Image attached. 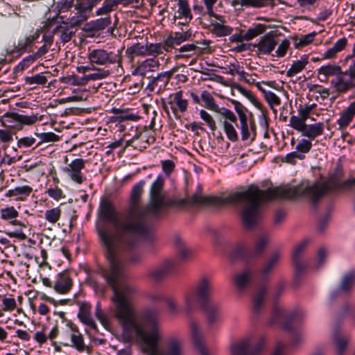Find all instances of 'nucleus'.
<instances>
[{
    "label": "nucleus",
    "instance_id": "obj_1",
    "mask_svg": "<svg viewBox=\"0 0 355 355\" xmlns=\"http://www.w3.org/2000/svg\"><path fill=\"white\" fill-rule=\"evenodd\" d=\"M98 215L102 220L111 223L116 230L113 233L105 224H98L96 226L107 261V266L101 269V273L113 291L112 302L133 297L137 290L125 281V266L120 254L123 251L131 250L136 245L135 235L147 236L149 227L138 224L128 211L119 213L107 198L101 199Z\"/></svg>",
    "mask_w": 355,
    "mask_h": 355
},
{
    "label": "nucleus",
    "instance_id": "obj_2",
    "mask_svg": "<svg viewBox=\"0 0 355 355\" xmlns=\"http://www.w3.org/2000/svg\"><path fill=\"white\" fill-rule=\"evenodd\" d=\"M355 188V178L340 182L335 179L327 182H302L295 187L287 185L260 190L251 185L242 191V221L246 227L254 226L261 218V204L278 198L302 196L313 205L329 192L334 190H349Z\"/></svg>",
    "mask_w": 355,
    "mask_h": 355
},
{
    "label": "nucleus",
    "instance_id": "obj_3",
    "mask_svg": "<svg viewBox=\"0 0 355 355\" xmlns=\"http://www.w3.org/2000/svg\"><path fill=\"white\" fill-rule=\"evenodd\" d=\"M132 299L126 297L113 302L114 315L122 326L125 336L128 339L137 338L148 355H167L166 347H159L162 333L157 315L147 312L137 315Z\"/></svg>",
    "mask_w": 355,
    "mask_h": 355
},
{
    "label": "nucleus",
    "instance_id": "obj_4",
    "mask_svg": "<svg viewBox=\"0 0 355 355\" xmlns=\"http://www.w3.org/2000/svg\"><path fill=\"white\" fill-rule=\"evenodd\" d=\"M146 182L140 180L132 189L130 205L128 212L131 218L140 225H145L143 218L147 215L158 216L168 205L164 190V179L159 175L152 183L149 191V204L146 207L141 205V196Z\"/></svg>",
    "mask_w": 355,
    "mask_h": 355
},
{
    "label": "nucleus",
    "instance_id": "obj_5",
    "mask_svg": "<svg viewBox=\"0 0 355 355\" xmlns=\"http://www.w3.org/2000/svg\"><path fill=\"white\" fill-rule=\"evenodd\" d=\"M305 317L304 312L298 308L288 309L277 304L273 307L268 323L270 326H280L283 329L292 332L291 345L293 347L301 345L304 340L302 330H295L292 322H299Z\"/></svg>",
    "mask_w": 355,
    "mask_h": 355
},
{
    "label": "nucleus",
    "instance_id": "obj_6",
    "mask_svg": "<svg viewBox=\"0 0 355 355\" xmlns=\"http://www.w3.org/2000/svg\"><path fill=\"white\" fill-rule=\"evenodd\" d=\"M214 291L212 279L208 276H201L195 286L184 294L183 312L189 315L198 304L202 305L211 302L210 297Z\"/></svg>",
    "mask_w": 355,
    "mask_h": 355
},
{
    "label": "nucleus",
    "instance_id": "obj_7",
    "mask_svg": "<svg viewBox=\"0 0 355 355\" xmlns=\"http://www.w3.org/2000/svg\"><path fill=\"white\" fill-rule=\"evenodd\" d=\"M57 314L62 319V322L66 323L67 327L61 334V343L65 346L73 347L78 352H83L87 346L77 327L71 322L65 320V313L64 312H59Z\"/></svg>",
    "mask_w": 355,
    "mask_h": 355
},
{
    "label": "nucleus",
    "instance_id": "obj_8",
    "mask_svg": "<svg viewBox=\"0 0 355 355\" xmlns=\"http://www.w3.org/2000/svg\"><path fill=\"white\" fill-rule=\"evenodd\" d=\"M38 120L36 115H24L16 112H6L1 118L3 126L9 129L21 130L24 125H31Z\"/></svg>",
    "mask_w": 355,
    "mask_h": 355
},
{
    "label": "nucleus",
    "instance_id": "obj_9",
    "mask_svg": "<svg viewBox=\"0 0 355 355\" xmlns=\"http://www.w3.org/2000/svg\"><path fill=\"white\" fill-rule=\"evenodd\" d=\"M265 343V338L260 337L257 344L252 345L251 338H245L232 345L231 355H258Z\"/></svg>",
    "mask_w": 355,
    "mask_h": 355
},
{
    "label": "nucleus",
    "instance_id": "obj_10",
    "mask_svg": "<svg viewBox=\"0 0 355 355\" xmlns=\"http://www.w3.org/2000/svg\"><path fill=\"white\" fill-rule=\"evenodd\" d=\"M87 58L92 66L94 64L105 66L115 64L119 60V55L112 51H107L102 49H96L91 51Z\"/></svg>",
    "mask_w": 355,
    "mask_h": 355
},
{
    "label": "nucleus",
    "instance_id": "obj_11",
    "mask_svg": "<svg viewBox=\"0 0 355 355\" xmlns=\"http://www.w3.org/2000/svg\"><path fill=\"white\" fill-rule=\"evenodd\" d=\"M86 161L82 158L72 160L62 171L67 174L70 179L77 184H82L86 180L82 170L85 166Z\"/></svg>",
    "mask_w": 355,
    "mask_h": 355
},
{
    "label": "nucleus",
    "instance_id": "obj_12",
    "mask_svg": "<svg viewBox=\"0 0 355 355\" xmlns=\"http://www.w3.org/2000/svg\"><path fill=\"white\" fill-rule=\"evenodd\" d=\"M201 98L205 103L206 108L211 110L216 113L220 114L225 119L236 123L237 118L232 111L225 107H219L215 103L212 95L207 91H203L201 94Z\"/></svg>",
    "mask_w": 355,
    "mask_h": 355
},
{
    "label": "nucleus",
    "instance_id": "obj_13",
    "mask_svg": "<svg viewBox=\"0 0 355 355\" xmlns=\"http://www.w3.org/2000/svg\"><path fill=\"white\" fill-rule=\"evenodd\" d=\"M211 17L214 19L210 20L207 28L214 35L221 37L230 35L232 33L233 28L226 24L223 16L216 14Z\"/></svg>",
    "mask_w": 355,
    "mask_h": 355
},
{
    "label": "nucleus",
    "instance_id": "obj_14",
    "mask_svg": "<svg viewBox=\"0 0 355 355\" xmlns=\"http://www.w3.org/2000/svg\"><path fill=\"white\" fill-rule=\"evenodd\" d=\"M315 103L306 104L304 105H300L297 112V116H291L289 119V125L291 127L294 128L298 127L306 123V119L311 118L312 120H315L314 118L311 117L312 111L316 107Z\"/></svg>",
    "mask_w": 355,
    "mask_h": 355
},
{
    "label": "nucleus",
    "instance_id": "obj_15",
    "mask_svg": "<svg viewBox=\"0 0 355 355\" xmlns=\"http://www.w3.org/2000/svg\"><path fill=\"white\" fill-rule=\"evenodd\" d=\"M293 129L301 132L302 136L306 137L311 139H314L323 134L324 123L318 122L307 125L306 123H305L298 127H295Z\"/></svg>",
    "mask_w": 355,
    "mask_h": 355
},
{
    "label": "nucleus",
    "instance_id": "obj_16",
    "mask_svg": "<svg viewBox=\"0 0 355 355\" xmlns=\"http://www.w3.org/2000/svg\"><path fill=\"white\" fill-rule=\"evenodd\" d=\"M189 324L192 338L196 343L198 352L200 355H211L207 347L201 341L202 334L200 329L199 322L194 318L189 320Z\"/></svg>",
    "mask_w": 355,
    "mask_h": 355
},
{
    "label": "nucleus",
    "instance_id": "obj_17",
    "mask_svg": "<svg viewBox=\"0 0 355 355\" xmlns=\"http://www.w3.org/2000/svg\"><path fill=\"white\" fill-rule=\"evenodd\" d=\"M191 36L189 31L175 32L168 35L164 40L165 52H170L175 46L187 41Z\"/></svg>",
    "mask_w": 355,
    "mask_h": 355
},
{
    "label": "nucleus",
    "instance_id": "obj_18",
    "mask_svg": "<svg viewBox=\"0 0 355 355\" xmlns=\"http://www.w3.org/2000/svg\"><path fill=\"white\" fill-rule=\"evenodd\" d=\"M200 306L205 311L208 325L210 327H215L220 320L219 305L210 302Z\"/></svg>",
    "mask_w": 355,
    "mask_h": 355
},
{
    "label": "nucleus",
    "instance_id": "obj_19",
    "mask_svg": "<svg viewBox=\"0 0 355 355\" xmlns=\"http://www.w3.org/2000/svg\"><path fill=\"white\" fill-rule=\"evenodd\" d=\"M176 7L174 13V19H183V24H187L193 19V15L188 0H175Z\"/></svg>",
    "mask_w": 355,
    "mask_h": 355
},
{
    "label": "nucleus",
    "instance_id": "obj_20",
    "mask_svg": "<svg viewBox=\"0 0 355 355\" xmlns=\"http://www.w3.org/2000/svg\"><path fill=\"white\" fill-rule=\"evenodd\" d=\"M168 104L173 113L177 110L180 112H185L188 107V100L184 97V94L182 90L178 91L169 95Z\"/></svg>",
    "mask_w": 355,
    "mask_h": 355
},
{
    "label": "nucleus",
    "instance_id": "obj_21",
    "mask_svg": "<svg viewBox=\"0 0 355 355\" xmlns=\"http://www.w3.org/2000/svg\"><path fill=\"white\" fill-rule=\"evenodd\" d=\"M236 110L239 116L242 140L246 141L249 139L253 140L256 135L254 132V124L251 123L250 128L248 124L247 116L244 112L237 107Z\"/></svg>",
    "mask_w": 355,
    "mask_h": 355
},
{
    "label": "nucleus",
    "instance_id": "obj_22",
    "mask_svg": "<svg viewBox=\"0 0 355 355\" xmlns=\"http://www.w3.org/2000/svg\"><path fill=\"white\" fill-rule=\"evenodd\" d=\"M39 37V32L37 31L33 35H24L20 37L17 43H14L12 51L16 53H23L28 51L29 49L35 43V40Z\"/></svg>",
    "mask_w": 355,
    "mask_h": 355
},
{
    "label": "nucleus",
    "instance_id": "obj_23",
    "mask_svg": "<svg viewBox=\"0 0 355 355\" xmlns=\"http://www.w3.org/2000/svg\"><path fill=\"white\" fill-rule=\"evenodd\" d=\"M355 117V102L351 103L347 107L340 112V116L336 121L338 130H345Z\"/></svg>",
    "mask_w": 355,
    "mask_h": 355
},
{
    "label": "nucleus",
    "instance_id": "obj_24",
    "mask_svg": "<svg viewBox=\"0 0 355 355\" xmlns=\"http://www.w3.org/2000/svg\"><path fill=\"white\" fill-rule=\"evenodd\" d=\"M165 347L167 355H186L183 340L178 336L168 337L166 340Z\"/></svg>",
    "mask_w": 355,
    "mask_h": 355
},
{
    "label": "nucleus",
    "instance_id": "obj_25",
    "mask_svg": "<svg viewBox=\"0 0 355 355\" xmlns=\"http://www.w3.org/2000/svg\"><path fill=\"white\" fill-rule=\"evenodd\" d=\"M73 285V282L67 272L59 273L53 284L54 290L61 294L68 293Z\"/></svg>",
    "mask_w": 355,
    "mask_h": 355
},
{
    "label": "nucleus",
    "instance_id": "obj_26",
    "mask_svg": "<svg viewBox=\"0 0 355 355\" xmlns=\"http://www.w3.org/2000/svg\"><path fill=\"white\" fill-rule=\"evenodd\" d=\"M174 267V262L171 260H166L160 265L151 269L149 272V277L153 281H159L164 278Z\"/></svg>",
    "mask_w": 355,
    "mask_h": 355
},
{
    "label": "nucleus",
    "instance_id": "obj_27",
    "mask_svg": "<svg viewBox=\"0 0 355 355\" xmlns=\"http://www.w3.org/2000/svg\"><path fill=\"white\" fill-rule=\"evenodd\" d=\"M342 73L341 68L337 64H327L320 67L318 69V76L320 81L325 82L330 76H336L340 75Z\"/></svg>",
    "mask_w": 355,
    "mask_h": 355
},
{
    "label": "nucleus",
    "instance_id": "obj_28",
    "mask_svg": "<svg viewBox=\"0 0 355 355\" xmlns=\"http://www.w3.org/2000/svg\"><path fill=\"white\" fill-rule=\"evenodd\" d=\"M308 244V241L303 240L296 245L293 252V263L296 270L300 272L306 267V263L300 259L302 254L304 252Z\"/></svg>",
    "mask_w": 355,
    "mask_h": 355
},
{
    "label": "nucleus",
    "instance_id": "obj_29",
    "mask_svg": "<svg viewBox=\"0 0 355 355\" xmlns=\"http://www.w3.org/2000/svg\"><path fill=\"white\" fill-rule=\"evenodd\" d=\"M252 276V272L250 269H245L244 270L235 274L233 277L234 285L240 291L245 289L248 285Z\"/></svg>",
    "mask_w": 355,
    "mask_h": 355
},
{
    "label": "nucleus",
    "instance_id": "obj_30",
    "mask_svg": "<svg viewBox=\"0 0 355 355\" xmlns=\"http://www.w3.org/2000/svg\"><path fill=\"white\" fill-rule=\"evenodd\" d=\"M347 40L345 37H342L334 44L333 46L328 49L324 53L322 54V58L324 60H331L336 58L337 54L342 51L347 46Z\"/></svg>",
    "mask_w": 355,
    "mask_h": 355
},
{
    "label": "nucleus",
    "instance_id": "obj_31",
    "mask_svg": "<svg viewBox=\"0 0 355 355\" xmlns=\"http://www.w3.org/2000/svg\"><path fill=\"white\" fill-rule=\"evenodd\" d=\"M277 43L276 40L270 36H264L259 42L255 46L259 54L268 55L275 49Z\"/></svg>",
    "mask_w": 355,
    "mask_h": 355
},
{
    "label": "nucleus",
    "instance_id": "obj_32",
    "mask_svg": "<svg viewBox=\"0 0 355 355\" xmlns=\"http://www.w3.org/2000/svg\"><path fill=\"white\" fill-rule=\"evenodd\" d=\"M159 66V62L155 58L146 59L142 62L135 70V73L144 76L149 71H156Z\"/></svg>",
    "mask_w": 355,
    "mask_h": 355
},
{
    "label": "nucleus",
    "instance_id": "obj_33",
    "mask_svg": "<svg viewBox=\"0 0 355 355\" xmlns=\"http://www.w3.org/2000/svg\"><path fill=\"white\" fill-rule=\"evenodd\" d=\"M18 216V211L12 206L6 207L0 209L1 218L6 221H10L13 225H22L21 223L16 219Z\"/></svg>",
    "mask_w": 355,
    "mask_h": 355
},
{
    "label": "nucleus",
    "instance_id": "obj_34",
    "mask_svg": "<svg viewBox=\"0 0 355 355\" xmlns=\"http://www.w3.org/2000/svg\"><path fill=\"white\" fill-rule=\"evenodd\" d=\"M309 63V57L307 55H303L297 60L293 61L291 67L286 71L288 77H293L301 72Z\"/></svg>",
    "mask_w": 355,
    "mask_h": 355
},
{
    "label": "nucleus",
    "instance_id": "obj_35",
    "mask_svg": "<svg viewBox=\"0 0 355 355\" xmlns=\"http://www.w3.org/2000/svg\"><path fill=\"white\" fill-rule=\"evenodd\" d=\"M101 1L102 0H76L74 7L76 10H80L90 16L92 8L99 4Z\"/></svg>",
    "mask_w": 355,
    "mask_h": 355
},
{
    "label": "nucleus",
    "instance_id": "obj_36",
    "mask_svg": "<svg viewBox=\"0 0 355 355\" xmlns=\"http://www.w3.org/2000/svg\"><path fill=\"white\" fill-rule=\"evenodd\" d=\"M331 85L338 92H345L352 87L351 80L346 79L342 73L331 80Z\"/></svg>",
    "mask_w": 355,
    "mask_h": 355
},
{
    "label": "nucleus",
    "instance_id": "obj_37",
    "mask_svg": "<svg viewBox=\"0 0 355 355\" xmlns=\"http://www.w3.org/2000/svg\"><path fill=\"white\" fill-rule=\"evenodd\" d=\"M280 260V254L279 253H274L271 257L265 262L261 269V274L265 277L272 272L274 268L277 265Z\"/></svg>",
    "mask_w": 355,
    "mask_h": 355
},
{
    "label": "nucleus",
    "instance_id": "obj_38",
    "mask_svg": "<svg viewBox=\"0 0 355 355\" xmlns=\"http://www.w3.org/2000/svg\"><path fill=\"white\" fill-rule=\"evenodd\" d=\"M94 71L92 73H89L83 76L84 84L86 85L90 80H98L106 78L110 75V71L106 69L105 67L103 69H93Z\"/></svg>",
    "mask_w": 355,
    "mask_h": 355
},
{
    "label": "nucleus",
    "instance_id": "obj_39",
    "mask_svg": "<svg viewBox=\"0 0 355 355\" xmlns=\"http://www.w3.org/2000/svg\"><path fill=\"white\" fill-rule=\"evenodd\" d=\"M198 46L193 44H187L175 50V59L188 58L194 55Z\"/></svg>",
    "mask_w": 355,
    "mask_h": 355
},
{
    "label": "nucleus",
    "instance_id": "obj_40",
    "mask_svg": "<svg viewBox=\"0 0 355 355\" xmlns=\"http://www.w3.org/2000/svg\"><path fill=\"white\" fill-rule=\"evenodd\" d=\"M125 53L130 57L148 56L147 44L136 43L127 48Z\"/></svg>",
    "mask_w": 355,
    "mask_h": 355
},
{
    "label": "nucleus",
    "instance_id": "obj_41",
    "mask_svg": "<svg viewBox=\"0 0 355 355\" xmlns=\"http://www.w3.org/2000/svg\"><path fill=\"white\" fill-rule=\"evenodd\" d=\"M355 285V271H349L342 278L340 289L344 292H349Z\"/></svg>",
    "mask_w": 355,
    "mask_h": 355
},
{
    "label": "nucleus",
    "instance_id": "obj_42",
    "mask_svg": "<svg viewBox=\"0 0 355 355\" xmlns=\"http://www.w3.org/2000/svg\"><path fill=\"white\" fill-rule=\"evenodd\" d=\"M233 123L236 125V122L234 123L230 120L225 119L223 125L227 138L232 141H236L238 140V135Z\"/></svg>",
    "mask_w": 355,
    "mask_h": 355
},
{
    "label": "nucleus",
    "instance_id": "obj_43",
    "mask_svg": "<svg viewBox=\"0 0 355 355\" xmlns=\"http://www.w3.org/2000/svg\"><path fill=\"white\" fill-rule=\"evenodd\" d=\"M267 29L264 24H258L252 28H249L245 33H244V39L245 41H250L254 37L263 33Z\"/></svg>",
    "mask_w": 355,
    "mask_h": 355
},
{
    "label": "nucleus",
    "instance_id": "obj_44",
    "mask_svg": "<svg viewBox=\"0 0 355 355\" xmlns=\"http://www.w3.org/2000/svg\"><path fill=\"white\" fill-rule=\"evenodd\" d=\"M333 338L336 345L337 350L340 354L345 349L348 339L341 335V332L338 329L334 331Z\"/></svg>",
    "mask_w": 355,
    "mask_h": 355
},
{
    "label": "nucleus",
    "instance_id": "obj_45",
    "mask_svg": "<svg viewBox=\"0 0 355 355\" xmlns=\"http://www.w3.org/2000/svg\"><path fill=\"white\" fill-rule=\"evenodd\" d=\"M95 317L101 323V324L106 329H110L111 327L110 319L108 316L103 312L101 309V304L98 303L95 307Z\"/></svg>",
    "mask_w": 355,
    "mask_h": 355
},
{
    "label": "nucleus",
    "instance_id": "obj_46",
    "mask_svg": "<svg viewBox=\"0 0 355 355\" xmlns=\"http://www.w3.org/2000/svg\"><path fill=\"white\" fill-rule=\"evenodd\" d=\"M316 34V32L313 31L309 34L302 35L301 37L295 38V47L299 49L310 44L313 41Z\"/></svg>",
    "mask_w": 355,
    "mask_h": 355
},
{
    "label": "nucleus",
    "instance_id": "obj_47",
    "mask_svg": "<svg viewBox=\"0 0 355 355\" xmlns=\"http://www.w3.org/2000/svg\"><path fill=\"white\" fill-rule=\"evenodd\" d=\"M268 243V239L266 236L258 237L252 250V254L254 257L259 256L263 252Z\"/></svg>",
    "mask_w": 355,
    "mask_h": 355
},
{
    "label": "nucleus",
    "instance_id": "obj_48",
    "mask_svg": "<svg viewBox=\"0 0 355 355\" xmlns=\"http://www.w3.org/2000/svg\"><path fill=\"white\" fill-rule=\"evenodd\" d=\"M148 56L156 57L162 54L165 51V44L162 43H150L147 44Z\"/></svg>",
    "mask_w": 355,
    "mask_h": 355
},
{
    "label": "nucleus",
    "instance_id": "obj_49",
    "mask_svg": "<svg viewBox=\"0 0 355 355\" xmlns=\"http://www.w3.org/2000/svg\"><path fill=\"white\" fill-rule=\"evenodd\" d=\"M116 8L114 0H104L101 7L96 11V15H107Z\"/></svg>",
    "mask_w": 355,
    "mask_h": 355
},
{
    "label": "nucleus",
    "instance_id": "obj_50",
    "mask_svg": "<svg viewBox=\"0 0 355 355\" xmlns=\"http://www.w3.org/2000/svg\"><path fill=\"white\" fill-rule=\"evenodd\" d=\"M272 0H241V6L245 7L262 8L272 4Z\"/></svg>",
    "mask_w": 355,
    "mask_h": 355
},
{
    "label": "nucleus",
    "instance_id": "obj_51",
    "mask_svg": "<svg viewBox=\"0 0 355 355\" xmlns=\"http://www.w3.org/2000/svg\"><path fill=\"white\" fill-rule=\"evenodd\" d=\"M61 213V209L58 207L48 209L44 213V218L48 222L55 223L59 220Z\"/></svg>",
    "mask_w": 355,
    "mask_h": 355
},
{
    "label": "nucleus",
    "instance_id": "obj_52",
    "mask_svg": "<svg viewBox=\"0 0 355 355\" xmlns=\"http://www.w3.org/2000/svg\"><path fill=\"white\" fill-rule=\"evenodd\" d=\"M264 98L268 103L270 107L274 112H276L275 107L281 104L280 98L278 96H277L274 92L270 91L269 92H264Z\"/></svg>",
    "mask_w": 355,
    "mask_h": 355
},
{
    "label": "nucleus",
    "instance_id": "obj_53",
    "mask_svg": "<svg viewBox=\"0 0 355 355\" xmlns=\"http://www.w3.org/2000/svg\"><path fill=\"white\" fill-rule=\"evenodd\" d=\"M89 17V16L84 13V12L77 10V12L75 14V15L69 19L70 26L71 27L79 26L85 21Z\"/></svg>",
    "mask_w": 355,
    "mask_h": 355
},
{
    "label": "nucleus",
    "instance_id": "obj_54",
    "mask_svg": "<svg viewBox=\"0 0 355 355\" xmlns=\"http://www.w3.org/2000/svg\"><path fill=\"white\" fill-rule=\"evenodd\" d=\"M266 293V290L264 288L259 289L255 294L253 300V309L255 311L258 312L261 309L263 300Z\"/></svg>",
    "mask_w": 355,
    "mask_h": 355
},
{
    "label": "nucleus",
    "instance_id": "obj_55",
    "mask_svg": "<svg viewBox=\"0 0 355 355\" xmlns=\"http://www.w3.org/2000/svg\"><path fill=\"white\" fill-rule=\"evenodd\" d=\"M60 82L68 85H73V86H80V85H85L83 78H79L76 75H71V76H67L62 77L60 78Z\"/></svg>",
    "mask_w": 355,
    "mask_h": 355
},
{
    "label": "nucleus",
    "instance_id": "obj_56",
    "mask_svg": "<svg viewBox=\"0 0 355 355\" xmlns=\"http://www.w3.org/2000/svg\"><path fill=\"white\" fill-rule=\"evenodd\" d=\"M58 33H59L60 40L63 43L69 42L75 32L72 30V27H62L61 26Z\"/></svg>",
    "mask_w": 355,
    "mask_h": 355
},
{
    "label": "nucleus",
    "instance_id": "obj_57",
    "mask_svg": "<svg viewBox=\"0 0 355 355\" xmlns=\"http://www.w3.org/2000/svg\"><path fill=\"white\" fill-rule=\"evenodd\" d=\"M346 62L348 63L349 69L348 73L350 78L355 77V44H354L352 52L348 55L345 58Z\"/></svg>",
    "mask_w": 355,
    "mask_h": 355
},
{
    "label": "nucleus",
    "instance_id": "obj_58",
    "mask_svg": "<svg viewBox=\"0 0 355 355\" xmlns=\"http://www.w3.org/2000/svg\"><path fill=\"white\" fill-rule=\"evenodd\" d=\"M47 78L42 73H37L35 76L26 77L25 78L26 83L28 85H45L47 82Z\"/></svg>",
    "mask_w": 355,
    "mask_h": 355
},
{
    "label": "nucleus",
    "instance_id": "obj_59",
    "mask_svg": "<svg viewBox=\"0 0 355 355\" xmlns=\"http://www.w3.org/2000/svg\"><path fill=\"white\" fill-rule=\"evenodd\" d=\"M200 116L212 132H214L216 130V121L210 114L204 110H201L200 111Z\"/></svg>",
    "mask_w": 355,
    "mask_h": 355
},
{
    "label": "nucleus",
    "instance_id": "obj_60",
    "mask_svg": "<svg viewBox=\"0 0 355 355\" xmlns=\"http://www.w3.org/2000/svg\"><path fill=\"white\" fill-rule=\"evenodd\" d=\"M15 135L10 130L0 129V141L3 143V149L6 150L7 144L13 141V136Z\"/></svg>",
    "mask_w": 355,
    "mask_h": 355
},
{
    "label": "nucleus",
    "instance_id": "obj_61",
    "mask_svg": "<svg viewBox=\"0 0 355 355\" xmlns=\"http://www.w3.org/2000/svg\"><path fill=\"white\" fill-rule=\"evenodd\" d=\"M111 24V18L105 17L92 21V28L96 31H100L105 28Z\"/></svg>",
    "mask_w": 355,
    "mask_h": 355
},
{
    "label": "nucleus",
    "instance_id": "obj_62",
    "mask_svg": "<svg viewBox=\"0 0 355 355\" xmlns=\"http://www.w3.org/2000/svg\"><path fill=\"white\" fill-rule=\"evenodd\" d=\"M175 71V69H173L171 71L159 73L155 78H154L153 83L157 85L158 82L160 81L162 82L164 85H166L169 82Z\"/></svg>",
    "mask_w": 355,
    "mask_h": 355
},
{
    "label": "nucleus",
    "instance_id": "obj_63",
    "mask_svg": "<svg viewBox=\"0 0 355 355\" xmlns=\"http://www.w3.org/2000/svg\"><path fill=\"white\" fill-rule=\"evenodd\" d=\"M164 302L167 304L169 311L172 313H176L179 311V306L177 300L172 296H166L162 298Z\"/></svg>",
    "mask_w": 355,
    "mask_h": 355
},
{
    "label": "nucleus",
    "instance_id": "obj_64",
    "mask_svg": "<svg viewBox=\"0 0 355 355\" xmlns=\"http://www.w3.org/2000/svg\"><path fill=\"white\" fill-rule=\"evenodd\" d=\"M312 147L311 142L306 139H301L296 146V150L303 155L308 153Z\"/></svg>",
    "mask_w": 355,
    "mask_h": 355
}]
</instances>
